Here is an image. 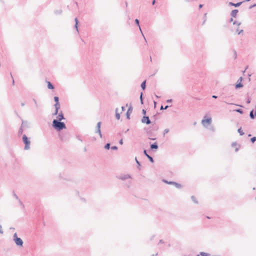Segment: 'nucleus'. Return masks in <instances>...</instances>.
Here are the masks:
<instances>
[{"instance_id":"nucleus-1","label":"nucleus","mask_w":256,"mask_h":256,"mask_svg":"<svg viewBox=\"0 0 256 256\" xmlns=\"http://www.w3.org/2000/svg\"><path fill=\"white\" fill-rule=\"evenodd\" d=\"M52 126L58 131H60L66 128V126L64 122L59 121V120H54L52 121Z\"/></svg>"},{"instance_id":"nucleus-2","label":"nucleus","mask_w":256,"mask_h":256,"mask_svg":"<svg viewBox=\"0 0 256 256\" xmlns=\"http://www.w3.org/2000/svg\"><path fill=\"white\" fill-rule=\"evenodd\" d=\"M22 141L25 144L24 149L25 150H29L30 148V142L29 138L27 137V136L26 134H24L22 136Z\"/></svg>"},{"instance_id":"nucleus-3","label":"nucleus","mask_w":256,"mask_h":256,"mask_svg":"<svg viewBox=\"0 0 256 256\" xmlns=\"http://www.w3.org/2000/svg\"><path fill=\"white\" fill-rule=\"evenodd\" d=\"M14 240L18 246L20 247L23 246V241L20 238L18 237L16 233H14Z\"/></svg>"},{"instance_id":"nucleus-4","label":"nucleus","mask_w":256,"mask_h":256,"mask_svg":"<svg viewBox=\"0 0 256 256\" xmlns=\"http://www.w3.org/2000/svg\"><path fill=\"white\" fill-rule=\"evenodd\" d=\"M100 126H101V122H98L96 126V133H98L100 138H102V134L100 130Z\"/></svg>"},{"instance_id":"nucleus-5","label":"nucleus","mask_w":256,"mask_h":256,"mask_svg":"<svg viewBox=\"0 0 256 256\" xmlns=\"http://www.w3.org/2000/svg\"><path fill=\"white\" fill-rule=\"evenodd\" d=\"M142 123L146 124H150L151 123V121L148 116H144L142 119Z\"/></svg>"},{"instance_id":"nucleus-6","label":"nucleus","mask_w":256,"mask_h":256,"mask_svg":"<svg viewBox=\"0 0 256 256\" xmlns=\"http://www.w3.org/2000/svg\"><path fill=\"white\" fill-rule=\"evenodd\" d=\"M212 122V118H208L206 120H202V123L204 126H206V124H210Z\"/></svg>"},{"instance_id":"nucleus-7","label":"nucleus","mask_w":256,"mask_h":256,"mask_svg":"<svg viewBox=\"0 0 256 256\" xmlns=\"http://www.w3.org/2000/svg\"><path fill=\"white\" fill-rule=\"evenodd\" d=\"M65 118L64 116V114H62V111H61L58 115L57 117H56V120H59V121H61L62 120H64Z\"/></svg>"},{"instance_id":"nucleus-8","label":"nucleus","mask_w":256,"mask_h":256,"mask_svg":"<svg viewBox=\"0 0 256 256\" xmlns=\"http://www.w3.org/2000/svg\"><path fill=\"white\" fill-rule=\"evenodd\" d=\"M118 178L119 179H120V180H126V179L131 178V176L129 174H124V175H122V176H119L118 177Z\"/></svg>"},{"instance_id":"nucleus-9","label":"nucleus","mask_w":256,"mask_h":256,"mask_svg":"<svg viewBox=\"0 0 256 256\" xmlns=\"http://www.w3.org/2000/svg\"><path fill=\"white\" fill-rule=\"evenodd\" d=\"M144 154L148 158V160L151 162H154V158H152V156L148 154L146 150H144Z\"/></svg>"},{"instance_id":"nucleus-10","label":"nucleus","mask_w":256,"mask_h":256,"mask_svg":"<svg viewBox=\"0 0 256 256\" xmlns=\"http://www.w3.org/2000/svg\"><path fill=\"white\" fill-rule=\"evenodd\" d=\"M255 113H254V110H252L250 112V118L252 119H254L255 116H256V106H255Z\"/></svg>"},{"instance_id":"nucleus-11","label":"nucleus","mask_w":256,"mask_h":256,"mask_svg":"<svg viewBox=\"0 0 256 256\" xmlns=\"http://www.w3.org/2000/svg\"><path fill=\"white\" fill-rule=\"evenodd\" d=\"M158 144L156 142H154L152 144H150V149L152 150H157L158 148Z\"/></svg>"},{"instance_id":"nucleus-12","label":"nucleus","mask_w":256,"mask_h":256,"mask_svg":"<svg viewBox=\"0 0 256 256\" xmlns=\"http://www.w3.org/2000/svg\"><path fill=\"white\" fill-rule=\"evenodd\" d=\"M132 106L130 107L126 112V118L128 119H130V114L132 112Z\"/></svg>"},{"instance_id":"nucleus-13","label":"nucleus","mask_w":256,"mask_h":256,"mask_svg":"<svg viewBox=\"0 0 256 256\" xmlns=\"http://www.w3.org/2000/svg\"><path fill=\"white\" fill-rule=\"evenodd\" d=\"M238 10H234L231 12L230 15L232 17L236 18L238 12Z\"/></svg>"},{"instance_id":"nucleus-14","label":"nucleus","mask_w":256,"mask_h":256,"mask_svg":"<svg viewBox=\"0 0 256 256\" xmlns=\"http://www.w3.org/2000/svg\"><path fill=\"white\" fill-rule=\"evenodd\" d=\"M242 2H238L236 4H234V3H233L232 2H230L228 3V5L229 6H234L235 7H238L239 6L242 4Z\"/></svg>"},{"instance_id":"nucleus-15","label":"nucleus","mask_w":256,"mask_h":256,"mask_svg":"<svg viewBox=\"0 0 256 256\" xmlns=\"http://www.w3.org/2000/svg\"><path fill=\"white\" fill-rule=\"evenodd\" d=\"M135 22H136V24L139 27V29H140V31L141 32L143 36L144 37V34H142V30H141V28H140V25L139 20L138 19H136L135 20ZM144 40H145V41L146 42V38H144Z\"/></svg>"},{"instance_id":"nucleus-16","label":"nucleus","mask_w":256,"mask_h":256,"mask_svg":"<svg viewBox=\"0 0 256 256\" xmlns=\"http://www.w3.org/2000/svg\"><path fill=\"white\" fill-rule=\"evenodd\" d=\"M243 86V84H242V82H237V84H236L235 88H240Z\"/></svg>"},{"instance_id":"nucleus-17","label":"nucleus","mask_w":256,"mask_h":256,"mask_svg":"<svg viewBox=\"0 0 256 256\" xmlns=\"http://www.w3.org/2000/svg\"><path fill=\"white\" fill-rule=\"evenodd\" d=\"M48 88L49 89L52 90V89L54 88V86H53V84L50 82H48Z\"/></svg>"},{"instance_id":"nucleus-18","label":"nucleus","mask_w":256,"mask_h":256,"mask_svg":"<svg viewBox=\"0 0 256 256\" xmlns=\"http://www.w3.org/2000/svg\"><path fill=\"white\" fill-rule=\"evenodd\" d=\"M141 88L143 90H144L146 88V80H144L141 84Z\"/></svg>"},{"instance_id":"nucleus-19","label":"nucleus","mask_w":256,"mask_h":256,"mask_svg":"<svg viewBox=\"0 0 256 256\" xmlns=\"http://www.w3.org/2000/svg\"><path fill=\"white\" fill-rule=\"evenodd\" d=\"M54 106L55 108V109L58 110L60 108V102L56 103L54 104Z\"/></svg>"},{"instance_id":"nucleus-20","label":"nucleus","mask_w":256,"mask_h":256,"mask_svg":"<svg viewBox=\"0 0 256 256\" xmlns=\"http://www.w3.org/2000/svg\"><path fill=\"white\" fill-rule=\"evenodd\" d=\"M21 126L22 128L23 127H28L27 122L22 120Z\"/></svg>"},{"instance_id":"nucleus-21","label":"nucleus","mask_w":256,"mask_h":256,"mask_svg":"<svg viewBox=\"0 0 256 256\" xmlns=\"http://www.w3.org/2000/svg\"><path fill=\"white\" fill-rule=\"evenodd\" d=\"M23 132V128L20 126L18 131V136H20Z\"/></svg>"},{"instance_id":"nucleus-22","label":"nucleus","mask_w":256,"mask_h":256,"mask_svg":"<svg viewBox=\"0 0 256 256\" xmlns=\"http://www.w3.org/2000/svg\"><path fill=\"white\" fill-rule=\"evenodd\" d=\"M75 22H76V24H75V26H74V27L75 28H76L77 32H78V18H75Z\"/></svg>"},{"instance_id":"nucleus-23","label":"nucleus","mask_w":256,"mask_h":256,"mask_svg":"<svg viewBox=\"0 0 256 256\" xmlns=\"http://www.w3.org/2000/svg\"><path fill=\"white\" fill-rule=\"evenodd\" d=\"M173 183H174V185L177 188H181L182 186L180 184L177 183L176 182H174Z\"/></svg>"},{"instance_id":"nucleus-24","label":"nucleus","mask_w":256,"mask_h":256,"mask_svg":"<svg viewBox=\"0 0 256 256\" xmlns=\"http://www.w3.org/2000/svg\"><path fill=\"white\" fill-rule=\"evenodd\" d=\"M191 198L192 200L196 204H198V200H196V197L194 196H192L191 197Z\"/></svg>"},{"instance_id":"nucleus-25","label":"nucleus","mask_w":256,"mask_h":256,"mask_svg":"<svg viewBox=\"0 0 256 256\" xmlns=\"http://www.w3.org/2000/svg\"><path fill=\"white\" fill-rule=\"evenodd\" d=\"M238 132L240 134V136H242V135L244 134V132L242 130V128H240L238 129Z\"/></svg>"},{"instance_id":"nucleus-26","label":"nucleus","mask_w":256,"mask_h":256,"mask_svg":"<svg viewBox=\"0 0 256 256\" xmlns=\"http://www.w3.org/2000/svg\"><path fill=\"white\" fill-rule=\"evenodd\" d=\"M200 254L202 256H208L210 255L208 253H206V252H201L200 253Z\"/></svg>"},{"instance_id":"nucleus-27","label":"nucleus","mask_w":256,"mask_h":256,"mask_svg":"<svg viewBox=\"0 0 256 256\" xmlns=\"http://www.w3.org/2000/svg\"><path fill=\"white\" fill-rule=\"evenodd\" d=\"M104 148L106 149V150H109L110 148V143H107L105 146H104Z\"/></svg>"},{"instance_id":"nucleus-28","label":"nucleus","mask_w":256,"mask_h":256,"mask_svg":"<svg viewBox=\"0 0 256 256\" xmlns=\"http://www.w3.org/2000/svg\"><path fill=\"white\" fill-rule=\"evenodd\" d=\"M54 100L56 102V103H58L59 102V98L58 96H54Z\"/></svg>"},{"instance_id":"nucleus-29","label":"nucleus","mask_w":256,"mask_h":256,"mask_svg":"<svg viewBox=\"0 0 256 256\" xmlns=\"http://www.w3.org/2000/svg\"><path fill=\"white\" fill-rule=\"evenodd\" d=\"M250 141L252 143H254L256 141V136H254L250 138Z\"/></svg>"},{"instance_id":"nucleus-30","label":"nucleus","mask_w":256,"mask_h":256,"mask_svg":"<svg viewBox=\"0 0 256 256\" xmlns=\"http://www.w3.org/2000/svg\"><path fill=\"white\" fill-rule=\"evenodd\" d=\"M62 12V10H55L54 11V13L56 14H60Z\"/></svg>"},{"instance_id":"nucleus-31","label":"nucleus","mask_w":256,"mask_h":256,"mask_svg":"<svg viewBox=\"0 0 256 256\" xmlns=\"http://www.w3.org/2000/svg\"><path fill=\"white\" fill-rule=\"evenodd\" d=\"M236 111L240 114H243V110L242 109H237L236 110Z\"/></svg>"},{"instance_id":"nucleus-32","label":"nucleus","mask_w":256,"mask_h":256,"mask_svg":"<svg viewBox=\"0 0 256 256\" xmlns=\"http://www.w3.org/2000/svg\"><path fill=\"white\" fill-rule=\"evenodd\" d=\"M169 107L168 106H166L165 107H164L162 106H160V110H166Z\"/></svg>"},{"instance_id":"nucleus-33","label":"nucleus","mask_w":256,"mask_h":256,"mask_svg":"<svg viewBox=\"0 0 256 256\" xmlns=\"http://www.w3.org/2000/svg\"><path fill=\"white\" fill-rule=\"evenodd\" d=\"M136 162L138 164V168L140 166V162L136 158H135Z\"/></svg>"},{"instance_id":"nucleus-34","label":"nucleus","mask_w":256,"mask_h":256,"mask_svg":"<svg viewBox=\"0 0 256 256\" xmlns=\"http://www.w3.org/2000/svg\"><path fill=\"white\" fill-rule=\"evenodd\" d=\"M164 182H165L166 183H167L168 184H174L173 182H168L166 180H164Z\"/></svg>"},{"instance_id":"nucleus-35","label":"nucleus","mask_w":256,"mask_h":256,"mask_svg":"<svg viewBox=\"0 0 256 256\" xmlns=\"http://www.w3.org/2000/svg\"><path fill=\"white\" fill-rule=\"evenodd\" d=\"M116 117L117 120H119L120 118V114L119 113L116 114Z\"/></svg>"},{"instance_id":"nucleus-36","label":"nucleus","mask_w":256,"mask_h":256,"mask_svg":"<svg viewBox=\"0 0 256 256\" xmlns=\"http://www.w3.org/2000/svg\"><path fill=\"white\" fill-rule=\"evenodd\" d=\"M169 132V130L168 128H166L164 131V136L166 134L168 133Z\"/></svg>"},{"instance_id":"nucleus-37","label":"nucleus","mask_w":256,"mask_h":256,"mask_svg":"<svg viewBox=\"0 0 256 256\" xmlns=\"http://www.w3.org/2000/svg\"><path fill=\"white\" fill-rule=\"evenodd\" d=\"M233 24L234 25H237V26H240V22H238L236 21H234V22H233Z\"/></svg>"},{"instance_id":"nucleus-38","label":"nucleus","mask_w":256,"mask_h":256,"mask_svg":"<svg viewBox=\"0 0 256 256\" xmlns=\"http://www.w3.org/2000/svg\"><path fill=\"white\" fill-rule=\"evenodd\" d=\"M58 114V110L56 109L54 112L52 114L54 116H56V115H57Z\"/></svg>"},{"instance_id":"nucleus-39","label":"nucleus","mask_w":256,"mask_h":256,"mask_svg":"<svg viewBox=\"0 0 256 256\" xmlns=\"http://www.w3.org/2000/svg\"><path fill=\"white\" fill-rule=\"evenodd\" d=\"M234 58L236 59L237 57L236 52L235 50H234Z\"/></svg>"},{"instance_id":"nucleus-40","label":"nucleus","mask_w":256,"mask_h":256,"mask_svg":"<svg viewBox=\"0 0 256 256\" xmlns=\"http://www.w3.org/2000/svg\"><path fill=\"white\" fill-rule=\"evenodd\" d=\"M111 149L112 150H118V147L116 146H112Z\"/></svg>"},{"instance_id":"nucleus-41","label":"nucleus","mask_w":256,"mask_h":256,"mask_svg":"<svg viewBox=\"0 0 256 256\" xmlns=\"http://www.w3.org/2000/svg\"><path fill=\"white\" fill-rule=\"evenodd\" d=\"M18 200L20 203V204L24 208V205L23 203L19 199Z\"/></svg>"},{"instance_id":"nucleus-42","label":"nucleus","mask_w":256,"mask_h":256,"mask_svg":"<svg viewBox=\"0 0 256 256\" xmlns=\"http://www.w3.org/2000/svg\"><path fill=\"white\" fill-rule=\"evenodd\" d=\"M13 195H14V197L16 200H19V198H18V196H17V195L14 193V192Z\"/></svg>"},{"instance_id":"nucleus-43","label":"nucleus","mask_w":256,"mask_h":256,"mask_svg":"<svg viewBox=\"0 0 256 256\" xmlns=\"http://www.w3.org/2000/svg\"><path fill=\"white\" fill-rule=\"evenodd\" d=\"M242 77H240L238 80V82H242Z\"/></svg>"},{"instance_id":"nucleus-44","label":"nucleus","mask_w":256,"mask_h":256,"mask_svg":"<svg viewBox=\"0 0 256 256\" xmlns=\"http://www.w3.org/2000/svg\"><path fill=\"white\" fill-rule=\"evenodd\" d=\"M255 6H256V4H254L253 5L250 6L249 7V8H250V9H251V8H252L255 7Z\"/></svg>"},{"instance_id":"nucleus-45","label":"nucleus","mask_w":256,"mask_h":256,"mask_svg":"<svg viewBox=\"0 0 256 256\" xmlns=\"http://www.w3.org/2000/svg\"><path fill=\"white\" fill-rule=\"evenodd\" d=\"M33 100H34V102L35 104V105H36V107H38V104H37V102H36V100L34 99Z\"/></svg>"},{"instance_id":"nucleus-46","label":"nucleus","mask_w":256,"mask_h":256,"mask_svg":"<svg viewBox=\"0 0 256 256\" xmlns=\"http://www.w3.org/2000/svg\"><path fill=\"white\" fill-rule=\"evenodd\" d=\"M142 113L143 114L145 115L146 114V110L144 109L142 110Z\"/></svg>"},{"instance_id":"nucleus-47","label":"nucleus","mask_w":256,"mask_h":256,"mask_svg":"<svg viewBox=\"0 0 256 256\" xmlns=\"http://www.w3.org/2000/svg\"><path fill=\"white\" fill-rule=\"evenodd\" d=\"M247 104H250V98H248L246 101Z\"/></svg>"},{"instance_id":"nucleus-48","label":"nucleus","mask_w":256,"mask_h":256,"mask_svg":"<svg viewBox=\"0 0 256 256\" xmlns=\"http://www.w3.org/2000/svg\"><path fill=\"white\" fill-rule=\"evenodd\" d=\"M172 100V99H168L166 100V102H171Z\"/></svg>"},{"instance_id":"nucleus-49","label":"nucleus","mask_w":256,"mask_h":256,"mask_svg":"<svg viewBox=\"0 0 256 256\" xmlns=\"http://www.w3.org/2000/svg\"><path fill=\"white\" fill-rule=\"evenodd\" d=\"M2 226L0 225V234H3V231L2 230Z\"/></svg>"},{"instance_id":"nucleus-50","label":"nucleus","mask_w":256,"mask_h":256,"mask_svg":"<svg viewBox=\"0 0 256 256\" xmlns=\"http://www.w3.org/2000/svg\"><path fill=\"white\" fill-rule=\"evenodd\" d=\"M119 143H120V144H123V140H122V139H121V140H120Z\"/></svg>"},{"instance_id":"nucleus-51","label":"nucleus","mask_w":256,"mask_h":256,"mask_svg":"<svg viewBox=\"0 0 256 256\" xmlns=\"http://www.w3.org/2000/svg\"><path fill=\"white\" fill-rule=\"evenodd\" d=\"M164 242L163 240H160L159 244H164Z\"/></svg>"},{"instance_id":"nucleus-52","label":"nucleus","mask_w":256,"mask_h":256,"mask_svg":"<svg viewBox=\"0 0 256 256\" xmlns=\"http://www.w3.org/2000/svg\"><path fill=\"white\" fill-rule=\"evenodd\" d=\"M243 30H241L238 32V34H240L242 33L243 32Z\"/></svg>"},{"instance_id":"nucleus-53","label":"nucleus","mask_w":256,"mask_h":256,"mask_svg":"<svg viewBox=\"0 0 256 256\" xmlns=\"http://www.w3.org/2000/svg\"><path fill=\"white\" fill-rule=\"evenodd\" d=\"M122 111H124L126 110L125 107L122 106Z\"/></svg>"},{"instance_id":"nucleus-54","label":"nucleus","mask_w":256,"mask_h":256,"mask_svg":"<svg viewBox=\"0 0 256 256\" xmlns=\"http://www.w3.org/2000/svg\"><path fill=\"white\" fill-rule=\"evenodd\" d=\"M142 99V92H141L140 96V100Z\"/></svg>"},{"instance_id":"nucleus-55","label":"nucleus","mask_w":256,"mask_h":256,"mask_svg":"<svg viewBox=\"0 0 256 256\" xmlns=\"http://www.w3.org/2000/svg\"><path fill=\"white\" fill-rule=\"evenodd\" d=\"M202 6H203V4H200L199 5V6H198V7H199V8H201Z\"/></svg>"},{"instance_id":"nucleus-56","label":"nucleus","mask_w":256,"mask_h":256,"mask_svg":"<svg viewBox=\"0 0 256 256\" xmlns=\"http://www.w3.org/2000/svg\"><path fill=\"white\" fill-rule=\"evenodd\" d=\"M212 98H218V96H215V95H213L212 96Z\"/></svg>"},{"instance_id":"nucleus-57","label":"nucleus","mask_w":256,"mask_h":256,"mask_svg":"<svg viewBox=\"0 0 256 256\" xmlns=\"http://www.w3.org/2000/svg\"><path fill=\"white\" fill-rule=\"evenodd\" d=\"M156 3V0H153L152 2V4L154 5Z\"/></svg>"},{"instance_id":"nucleus-58","label":"nucleus","mask_w":256,"mask_h":256,"mask_svg":"<svg viewBox=\"0 0 256 256\" xmlns=\"http://www.w3.org/2000/svg\"><path fill=\"white\" fill-rule=\"evenodd\" d=\"M154 108L156 106V102H155V101H154Z\"/></svg>"},{"instance_id":"nucleus-59","label":"nucleus","mask_w":256,"mask_h":256,"mask_svg":"<svg viewBox=\"0 0 256 256\" xmlns=\"http://www.w3.org/2000/svg\"><path fill=\"white\" fill-rule=\"evenodd\" d=\"M24 104H24V102H22V103H21V106H24Z\"/></svg>"},{"instance_id":"nucleus-60","label":"nucleus","mask_w":256,"mask_h":256,"mask_svg":"<svg viewBox=\"0 0 256 256\" xmlns=\"http://www.w3.org/2000/svg\"><path fill=\"white\" fill-rule=\"evenodd\" d=\"M118 108H116V113H118Z\"/></svg>"},{"instance_id":"nucleus-61","label":"nucleus","mask_w":256,"mask_h":256,"mask_svg":"<svg viewBox=\"0 0 256 256\" xmlns=\"http://www.w3.org/2000/svg\"><path fill=\"white\" fill-rule=\"evenodd\" d=\"M140 102L142 104H143V99L140 100Z\"/></svg>"},{"instance_id":"nucleus-62","label":"nucleus","mask_w":256,"mask_h":256,"mask_svg":"<svg viewBox=\"0 0 256 256\" xmlns=\"http://www.w3.org/2000/svg\"><path fill=\"white\" fill-rule=\"evenodd\" d=\"M155 96H156V98H160V96H158V95H156V94H155Z\"/></svg>"},{"instance_id":"nucleus-63","label":"nucleus","mask_w":256,"mask_h":256,"mask_svg":"<svg viewBox=\"0 0 256 256\" xmlns=\"http://www.w3.org/2000/svg\"><path fill=\"white\" fill-rule=\"evenodd\" d=\"M238 148H236L235 150L236 152H238Z\"/></svg>"},{"instance_id":"nucleus-64","label":"nucleus","mask_w":256,"mask_h":256,"mask_svg":"<svg viewBox=\"0 0 256 256\" xmlns=\"http://www.w3.org/2000/svg\"><path fill=\"white\" fill-rule=\"evenodd\" d=\"M157 255H158V253H157V254H152V256H157Z\"/></svg>"}]
</instances>
